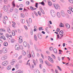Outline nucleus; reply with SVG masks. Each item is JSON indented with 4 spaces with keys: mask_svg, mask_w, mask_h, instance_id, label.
Segmentation results:
<instances>
[{
    "mask_svg": "<svg viewBox=\"0 0 73 73\" xmlns=\"http://www.w3.org/2000/svg\"><path fill=\"white\" fill-rule=\"evenodd\" d=\"M8 64V61H5L2 63L3 66H7Z\"/></svg>",
    "mask_w": 73,
    "mask_h": 73,
    "instance_id": "f257e3e1",
    "label": "nucleus"
},
{
    "mask_svg": "<svg viewBox=\"0 0 73 73\" xmlns=\"http://www.w3.org/2000/svg\"><path fill=\"white\" fill-rule=\"evenodd\" d=\"M23 37L21 36H19V42L20 44H21L23 42Z\"/></svg>",
    "mask_w": 73,
    "mask_h": 73,
    "instance_id": "f03ea898",
    "label": "nucleus"
},
{
    "mask_svg": "<svg viewBox=\"0 0 73 73\" xmlns=\"http://www.w3.org/2000/svg\"><path fill=\"white\" fill-rule=\"evenodd\" d=\"M48 59L51 63H54V61L53 60V59L50 57L49 56L48 57Z\"/></svg>",
    "mask_w": 73,
    "mask_h": 73,
    "instance_id": "7ed1b4c3",
    "label": "nucleus"
},
{
    "mask_svg": "<svg viewBox=\"0 0 73 73\" xmlns=\"http://www.w3.org/2000/svg\"><path fill=\"white\" fill-rule=\"evenodd\" d=\"M7 55H5L3 56L1 58V60H5L7 59Z\"/></svg>",
    "mask_w": 73,
    "mask_h": 73,
    "instance_id": "20e7f679",
    "label": "nucleus"
},
{
    "mask_svg": "<svg viewBox=\"0 0 73 73\" xmlns=\"http://www.w3.org/2000/svg\"><path fill=\"white\" fill-rule=\"evenodd\" d=\"M54 7L56 9H60V7L59 5H58V4H55L54 5Z\"/></svg>",
    "mask_w": 73,
    "mask_h": 73,
    "instance_id": "39448f33",
    "label": "nucleus"
},
{
    "mask_svg": "<svg viewBox=\"0 0 73 73\" xmlns=\"http://www.w3.org/2000/svg\"><path fill=\"white\" fill-rule=\"evenodd\" d=\"M15 48L16 50H20V46H19V45L18 44H16Z\"/></svg>",
    "mask_w": 73,
    "mask_h": 73,
    "instance_id": "423d86ee",
    "label": "nucleus"
},
{
    "mask_svg": "<svg viewBox=\"0 0 73 73\" xmlns=\"http://www.w3.org/2000/svg\"><path fill=\"white\" fill-rule=\"evenodd\" d=\"M2 50L3 52V53H6L7 52V48H6L4 47L3 48Z\"/></svg>",
    "mask_w": 73,
    "mask_h": 73,
    "instance_id": "0eeeda50",
    "label": "nucleus"
},
{
    "mask_svg": "<svg viewBox=\"0 0 73 73\" xmlns=\"http://www.w3.org/2000/svg\"><path fill=\"white\" fill-rule=\"evenodd\" d=\"M51 13L52 17H55V15H56V14H55V13L54 12V11H53V10L51 11Z\"/></svg>",
    "mask_w": 73,
    "mask_h": 73,
    "instance_id": "6e6552de",
    "label": "nucleus"
},
{
    "mask_svg": "<svg viewBox=\"0 0 73 73\" xmlns=\"http://www.w3.org/2000/svg\"><path fill=\"white\" fill-rule=\"evenodd\" d=\"M26 21L28 24H31V23H32V19H31V18H29L28 21H27V20Z\"/></svg>",
    "mask_w": 73,
    "mask_h": 73,
    "instance_id": "1a4fd4ad",
    "label": "nucleus"
},
{
    "mask_svg": "<svg viewBox=\"0 0 73 73\" xmlns=\"http://www.w3.org/2000/svg\"><path fill=\"white\" fill-rule=\"evenodd\" d=\"M12 23H13V24H12V27H14V28H16V23L13 21H12Z\"/></svg>",
    "mask_w": 73,
    "mask_h": 73,
    "instance_id": "9d476101",
    "label": "nucleus"
},
{
    "mask_svg": "<svg viewBox=\"0 0 73 73\" xmlns=\"http://www.w3.org/2000/svg\"><path fill=\"white\" fill-rule=\"evenodd\" d=\"M6 36L8 38H9L10 37H11V38H12V35H9L8 34H6Z\"/></svg>",
    "mask_w": 73,
    "mask_h": 73,
    "instance_id": "9b49d317",
    "label": "nucleus"
},
{
    "mask_svg": "<svg viewBox=\"0 0 73 73\" xmlns=\"http://www.w3.org/2000/svg\"><path fill=\"white\" fill-rule=\"evenodd\" d=\"M23 45L25 47H27V46H28V43H27L26 42H23Z\"/></svg>",
    "mask_w": 73,
    "mask_h": 73,
    "instance_id": "f8f14e48",
    "label": "nucleus"
},
{
    "mask_svg": "<svg viewBox=\"0 0 73 73\" xmlns=\"http://www.w3.org/2000/svg\"><path fill=\"white\" fill-rule=\"evenodd\" d=\"M8 7L6 6H5L4 7V10L5 12H7L8 11Z\"/></svg>",
    "mask_w": 73,
    "mask_h": 73,
    "instance_id": "ddd939ff",
    "label": "nucleus"
},
{
    "mask_svg": "<svg viewBox=\"0 0 73 73\" xmlns=\"http://www.w3.org/2000/svg\"><path fill=\"white\" fill-rule=\"evenodd\" d=\"M65 26L66 28L67 29H69V28H70V25L68 23L66 24L65 25Z\"/></svg>",
    "mask_w": 73,
    "mask_h": 73,
    "instance_id": "4468645a",
    "label": "nucleus"
},
{
    "mask_svg": "<svg viewBox=\"0 0 73 73\" xmlns=\"http://www.w3.org/2000/svg\"><path fill=\"white\" fill-rule=\"evenodd\" d=\"M27 56L28 58H30V57H31V54L30 52H27Z\"/></svg>",
    "mask_w": 73,
    "mask_h": 73,
    "instance_id": "2eb2a0df",
    "label": "nucleus"
},
{
    "mask_svg": "<svg viewBox=\"0 0 73 73\" xmlns=\"http://www.w3.org/2000/svg\"><path fill=\"white\" fill-rule=\"evenodd\" d=\"M34 72L35 73H40L39 70L37 69H35L34 70Z\"/></svg>",
    "mask_w": 73,
    "mask_h": 73,
    "instance_id": "dca6fc26",
    "label": "nucleus"
},
{
    "mask_svg": "<svg viewBox=\"0 0 73 73\" xmlns=\"http://www.w3.org/2000/svg\"><path fill=\"white\" fill-rule=\"evenodd\" d=\"M21 54L23 56H25L26 55V52L24 50L21 52Z\"/></svg>",
    "mask_w": 73,
    "mask_h": 73,
    "instance_id": "f3484780",
    "label": "nucleus"
},
{
    "mask_svg": "<svg viewBox=\"0 0 73 73\" xmlns=\"http://www.w3.org/2000/svg\"><path fill=\"white\" fill-rule=\"evenodd\" d=\"M61 15L63 17H64L65 16V13L64 12V11H62L61 12Z\"/></svg>",
    "mask_w": 73,
    "mask_h": 73,
    "instance_id": "a211bd4d",
    "label": "nucleus"
},
{
    "mask_svg": "<svg viewBox=\"0 0 73 73\" xmlns=\"http://www.w3.org/2000/svg\"><path fill=\"white\" fill-rule=\"evenodd\" d=\"M45 31L48 33H49V27H46L45 28Z\"/></svg>",
    "mask_w": 73,
    "mask_h": 73,
    "instance_id": "6ab92c4d",
    "label": "nucleus"
},
{
    "mask_svg": "<svg viewBox=\"0 0 73 73\" xmlns=\"http://www.w3.org/2000/svg\"><path fill=\"white\" fill-rule=\"evenodd\" d=\"M39 8L40 10V11H41V13H42V14H43V15H44V14H45V13H44V11H43V10H42V9L41 8H40V7Z\"/></svg>",
    "mask_w": 73,
    "mask_h": 73,
    "instance_id": "aec40b11",
    "label": "nucleus"
},
{
    "mask_svg": "<svg viewBox=\"0 0 73 73\" xmlns=\"http://www.w3.org/2000/svg\"><path fill=\"white\" fill-rule=\"evenodd\" d=\"M45 62L46 64V65H48V66H50L51 65V64H50V63H49V62H48L47 61H45Z\"/></svg>",
    "mask_w": 73,
    "mask_h": 73,
    "instance_id": "412c9836",
    "label": "nucleus"
},
{
    "mask_svg": "<svg viewBox=\"0 0 73 73\" xmlns=\"http://www.w3.org/2000/svg\"><path fill=\"white\" fill-rule=\"evenodd\" d=\"M7 31L9 33H11V30L9 27H8L7 29Z\"/></svg>",
    "mask_w": 73,
    "mask_h": 73,
    "instance_id": "4be33fe9",
    "label": "nucleus"
},
{
    "mask_svg": "<svg viewBox=\"0 0 73 73\" xmlns=\"http://www.w3.org/2000/svg\"><path fill=\"white\" fill-rule=\"evenodd\" d=\"M31 54L33 57H35V52H34V51H32Z\"/></svg>",
    "mask_w": 73,
    "mask_h": 73,
    "instance_id": "5701e85b",
    "label": "nucleus"
},
{
    "mask_svg": "<svg viewBox=\"0 0 73 73\" xmlns=\"http://www.w3.org/2000/svg\"><path fill=\"white\" fill-rule=\"evenodd\" d=\"M57 15L58 17H60L61 16V14H60V13L57 12Z\"/></svg>",
    "mask_w": 73,
    "mask_h": 73,
    "instance_id": "b1692460",
    "label": "nucleus"
},
{
    "mask_svg": "<svg viewBox=\"0 0 73 73\" xmlns=\"http://www.w3.org/2000/svg\"><path fill=\"white\" fill-rule=\"evenodd\" d=\"M11 69V66L10 65H9L7 67V69L8 70H10Z\"/></svg>",
    "mask_w": 73,
    "mask_h": 73,
    "instance_id": "393cba45",
    "label": "nucleus"
},
{
    "mask_svg": "<svg viewBox=\"0 0 73 73\" xmlns=\"http://www.w3.org/2000/svg\"><path fill=\"white\" fill-rule=\"evenodd\" d=\"M11 42L12 43H14V42H15V39H13V38H12L11 39Z\"/></svg>",
    "mask_w": 73,
    "mask_h": 73,
    "instance_id": "a878e982",
    "label": "nucleus"
},
{
    "mask_svg": "<svg viewBox=\"0 0 73 73\" xmlns=\"http://www.w3.org/2000/svg\"><path fill=\"white\" fill-rule=\"evenodd\" d=\"M21 22L22 23V24H24L25 23V20L23 19H22L21 20Z\"/></svg>",
    "mask_w": 73,
    "mask_h": 73,
    "instance_id": "bb28decb",
    "label": "nucleus"
},
{
    "mask_svg": "<svg viewBox=\"0 0 73 73\" xmlns=\"http://www.w3.org/2000/svg\"><path fill=\"white\" fill-rule=\"evenodd\" d=\"M12 35L13 36H15V31L14 30L12 31Z\"/></svg>",
    "mask_w": 73,
    "mask_h": 73,
    "instance_id": "cd10ccee",
    "label": "nucleus"
},
{
    "mask_svg": "<svg viewBox=\"0 0 73 73\" xmlns=\"http://www.w3.org/2000/svg\"><path fill=\"white\" fill-rule=\"evenodd\" d=\"M30 61V60H29L26 63L27 65H29V66H30V62H29Z\"/></svg>",
    "mask_w": 73,
    "mask_h": 73,
    "instance_id": "c85d7f7f",
    "label": "nucleus"
},
{
    "mask_svg": "<svg viewBox=\"0 0 73 73\" xmlns=\"http://www.w3.org/2000/svg\"><path fill=\"white\" fill-rule=\"evenodd\" d=\"M64 34V32L62 31H61L60 32L59 34L60 35H62Z\"/></svg>",
    "mask_w": 73,
    "mask_h": 73,
    "instance_id": "c756f323",
    "label": "nucleus"
},
{
    "mask_svg": "<svg viewBox=\"0 0 73 73\" xmlns=\"http://www.w3.org/2000/svg\"><path fill=\"white\" fill-rule=\"evenodd\" d=\"M4 46H8V43L7 42H5L4 43Z\"/></svg>",
    "mask_w": 73,
    "mask_h": 73,
    "instance_id": "7c9ffc66",
    "label": "nucleus"
},
{
    "mask_svg": "<svg viewBox=\"0 0 73 73\" xmlns=\"http://www.w3.org/2000/svg\"><path fill=\"white\" fill-rule=\"evenodd\" d=\"M55 54H57V49L56 48H54L53 50Z\"/></svg>",
    "mask_w": 73,
    "mask_h": 73,
    "instance_id": "2f4dec72",
    "label": "nucleus"
},
{
    "mask_svg": "<svg viewBox=\"0 0 73 73\" xmlns=\"http://www.w3.org/2000/svg\"><path fill=\"white\" fill-rule=\"evenodd\" d=\"M30 9L32 11H33V10H35V9H36V8L35 9L33 7L31 6L30 7Z\"/></svg>",
    "mask_w": 73,
    "mask_h": 73,
    "instance_id": "473e14b6",
    "label": "nucleus"
},
{
    "mask_svg": "<svg viewBox=\"0 0 73 73\" xmlns=\"http://www.w3.org/2000/svg\"><path fill=\"white\" fill-rule=\"evenodd\" d=\"M12 5L14 7H15V6H16L15 4V1H13L12 2Z\"/></svg>",
    "mask_w": 73,
    "mask_h": 73,
    "instance_id": "72a5a7b5",
    "label": "nucleus"
},
{
    "mask_svg": "<svg viewBox=\"0 0 73 73\" xmlns=\"http://www.w3.org/2000/svg\"><path fill=\"white\" fill-rule=\"evenodd\" d=\"M21 17H23L24 18V17H25V16L23 14V13H21L20 14Z\"/></svg>",
    "mask_w": 73,
    "mask_h": 73,
    "instance_id": "f704fd0d",
    "label": "nucleus"
},
{
    "mask_svg": "<svg viewBox=\"0 0 73 73\" xmlns=\"http://www.w3.org/2000/svg\"><path fill=\"white\" fill-rule=\"evenodd\" d=\"M16 62V60L13 59L12 60V62L11 63V64H12V63H14Z\"/></svg>",
    "mask_w": 73,
    "mask_h": 73,
    "instance_id": "c9c22d12",
    "label": "nucleus"
},
{
    "mask_svg": "<svg viewBox=\"0 0 73 73\" xmlns=\"http://www.w3.org/2000/svg\"><path fill=\"white\" fill-rule=\"evenodd\" d=\"M38 37V38H39L40 39H41V38H42V35L41 34L39 35Z\"/></svg>",
    "mask_w": 73,
    "mask_h": 73,
    "instance_id": "e433bc0d",
    "label": "nucleus"
},
{
    "mask_svg": "<svg viewBox=\"0 0 73 73\" xmlns=\"http://www.w3.org/2000/svg\"><path fill=\"white\" fill-rule=\"evenodd\" d=\"M48 4L49 5H52V4L51 1H49L48 2Z\"/></svg>",
    "mask_w": 73,
    "mask_h": 73,
    "instance_id": "4c0bfd02",
    "label": "nucleus"
},
{
    "mask_svg": "<svg viewBox=\"0 0 73 73\" xmlns=\"http://www.w3.org/2000/svg\"><path fill=\"white\" fill-rule=\"evenodd\" d=\"M29 43L31 45H33V42L31 40H29Z\"/></svg>",
    "mask_w": 73,
    "mask_h": 73,
    "instance_id": "58836bf2",
    "label": "nucleus"
},
{
    "mask_svg": "<svg viewBox=\"0 0 73 73\" xmlns=\"http://www.w3.org/2000/svg\"><path fill=\"white\" fill-rule=\"evenodd\" d=\"M34 39L36 40V41H37V38L36 35H34Z\"/></svg>",
    "mask_w": 73,
    "mask_h": 73,
    "instance_id": "ea45409f",
    "label": "nucleus"
},
{
    "mask_svg": "<svg viewBox=\"0 0 73 73\" xmlns=\"http://www.w3.org/2000/svg\"><path fill=\"white\" fill-rule=\"evenodd\" d=\"M68 1L72 4H73V0H68Z\"/></svg>",
    "mask_w": 73,
    "mask_h": 73,
    "instance_id": "a19ab883",
    "label": "nucleus"
},
{
    "mask_svg": "<svg viewBox=\"0 0 73 73\" xmlns=\"http://www.w3.org/2000/svg\"><path fill=\"white\" fill-rule=\"evenodd\" d=\"M33 62L34 64V65H36V61L34 59L33 60Z\"/></svg>",
    "mask_w": 73,
    "mask_h": 73,
    "instance_id": "79ce46f5",
    "label": "nucleus"
},
{
    "mask_svg": "<svg viewBox=\"0 0 73 73\" xmlns=\"http://www.w3.org/2000/svg\"><path fill=\"white\" fill-rule=\"evenodd\" d=\"M40 61L41 63H42V64H43V60L42 59H40Z\"/></svg>",
    "mask_w": 73,
    "mask_h": 73,
    "instance_id": "37998d69",
    "label": "nucleus"
},
{
    "mask_svg": "<svg viewBox=\"0 0 73 73\" xmlns=\"http://www.w3.org/2000/svg\"><path fill=\"white\" fill-rule=\"evenodd\" d=\"M39 4H41L42 5H45V3H44V1H42V2L41 3H39Z\"/></svg>",
    "mask_w": 73,
    "mask_h": 73,
    "instance_id": "c03bdc74",
    "label": "nucleus"
},
{
    "mask_svg": "<svg viewBox=\"0 0 73 73\" xmlns=\"http://www.w3.org/2000/svg\"><path fill=\"white\" fill-rule=\"evenodd\" d=\"M4 19L5 20H8V17L6 16L4 17Z\"/></svg>",
    "mask_w": 73,
    "mask_h": 73,
    "instance_id": "a18cd8bd",
    "label": "nucleus"
},
{
    "mask_svg": "<svg viewBox=\"0 0 73 73\" xmlns=\"http://www.w3.org/2000/svg\"><path fill=\"white\" fill-rule=\"evenodd\" d=\"M26 4L27 5H29V4H30V3L29 1H27L26 3Z\"/></svg>",
    "mask_w": 73,
    "mask_h": 73,
    "instance_id": "49530a36",
    "label": "nucleus"
},
{
    "mask_svg": "<svg viewBox=\"0 0 73 73\" xmlns=\"http://www.w3.org/2000/svg\"><path fill=\"white\" fill-rule=\"evenodd\" d=\"M57 67L58 68V69L59 70H60V71H61L62 70L61 68L60 67H59V66H57Z\"/></svg>",
    "mask_w": 73,
    "mask_h": 73,
    "instance_id": "de8ad7c7",
    "label": "nucleus"
},
{
    "mask_svg": "<svg viewBox=\"0 0 73 73\" xmlns=\"http://www.w3.org/2000/svg\"><path fill=\"white\" fill-rule=\"evenodd\" d=\"M60 27H63L64 25H63V24H62V23H61L60 24Z\"/></svg>",
    "mask_w": 73,
    "mask_h": 73,
    "instance_id": "09e8293b",
    "label": "nucleus"
},
{
    "mask_svg": "<svg viewBox=\"0 0 73 73\" xmlns=\"http://www.w3.org/2000/svg\"><path fill=\"white\" fill-rule=\"evenodd\" d=\"M24 27L25 30H28V27H27V26L24 25Z\"/></svg>",
    "mask_w": 73,
    "mask_h": 73,
    "instance_id": "8fccbe9b",
    "label": "nucleus"
},
{
    "mask_svg": "<svg viewBox=\"0 0 73 73\" xmlns=\"http://www.w3.org/2000/svg\"><path fill=\"white\" fill-rule=\"evenodd\" d=\"M52 57H53V58L54 59H55V58H56V57H55V56H54V54H52Z\"/></svg>",
    "mask_w": 73,
    "mask_h": 73,
    "instance_id": "3c124183",
    "label": "nucleus"
},
{
    "mask_svg": "<svg viewBox=\"0 0 73 73\" xmlns=\"http://www.w3.org/2000/svg\"><path fill=\"white\" fill-rule=\"evenodd\" d=\"M53 47H50V50H51V51H52L53 50Z\"/></svg>",
    "mask_w": 73,
    "mask_h": 73,
    "instance_id": "603ef678",
    "label": "nucleus"
},
{
    "mask_svg": "<svg viewBox=\"0 0 73 73\" xmlns=\"http://www.w3.org/2000/svg\"><path fill=\"white\" fill-rule=\"evenodd\" d=\"M67 12L69 14H71V11L70 10H68Z\"/></svg>",
    "mask_w": 73,
    "mask_h": 73,
    "instance_id": "864d4df0",
    "label": "nucleus"
},
{
    "mask_svg": "<svg viewBox=\"0 0 73 73\" xmlns=\"http://www.w3.org/2000/svg\"><path fill=\"white\" fill-rule=\"evenodd\" d=\"M38 13L39 16H41V12L39 11L38 12Z\"/></svg>",
    "mask_w": 73,
    "mask_h": 73,
    "instance_id": "5fc2aeb1",
    "label": "nucleus"
},
{
    "mask_svg": "<svg viewBox=\"0 0 73 73\" xmlns=\"http://www.w3.org/2000/svg\"><path fill=\"white\" fill-rule=\"evenodd\" d=\"M4 36H2L0 37V39H3L4 38Z\"/></svg>",
    "mask_w": 73,
    "mask_h": 73,
    "instance_id": "6e6d98bb",
    "label": "nucleus"
},
{
    "mask_svg": "<svg viewBox=\"0 0 73 73\" xmlns=\"http://www.w3.org/2000/svg\"><path fill=\"white\" fill-rule=\"evenodd\" d=\"M39 31H41V30H42V27H40V28H39Z\"/></svg>",
    "mask_w": 73,
    "mask_h": 73,
    "instance_id": "4d7b16f0",
    "label": "nucleus"
},
{
    "mask_svg": "<svg viewBox=\"0 0 73 73\" xmlns=\"http://www.w3.org/2000/svg\"><path fill=\"white\" fill-rule=\"evenodd\" d=\"M3 23H4V24H6V21H5V20H3Z\"/></svg>",
    "mask_w": 73,
    "mask_h": 73,
    "instance_id": "13d9d810",
    "label": "nucleus"
},
{
    "mask_svg": "<svg viewBox=\"0 0 73 73\" xmlns=\"http://www.w3.org/2000/svg\"><path fill=\"white\" fill-rule=\"evenodd\" d=\"M22 57H23V56L22 55H21L20 56V57L18 58V60H20V59H21V58H22Z\"/></svg>",
    "mask_w": 73,
    "mask_h": 73,
    "instance_id": "bf43d9fd",
    "label": "nucleus"
},
{
    "mask_svg": "<svg viewBox=\"0 0 73 73\" xmlns=\"http://www.w3.org/2000/svg\"><path fill=\"white\" fill-rule=\"evenodd\" d=\"M59 50V53H59V54H62L61 53V52H62V50Z\"/></svg>",
    "mask_w": 73,
    "mask_h": 73,
    "instance_id": "052dcab7",
    "label": "nucleus"
},
{
    "mask_svg": "<svg viewBox=\"0 0 73 73\" xmlns=\"http://www.w3.org/2000/svg\"><path fill=\"white\" fill-rule=\"evenodd\" d=\"M37 5H38V3H36L35 4V7H36V8H38Z\"/></svg>",
    "mask_w": 73,
    "mask_h": 73,
    "instance_id": "680f3d73",
    "label": "nucleus"
},
{
    "mask_svg": "<svg viewBox=\"0 0 73 73\" xmlns=\"http://www.w3.org/2000/svg\"><path fill=\"white\" fill-rule=\"evenodd\" d=\"M20 48L21 49H23V47L22 46H20Z\"/></svg>",
    "mask_w": 73,
    "mask_h": 73,
    "instance_id": "e2e57ef3",
    "label": "nucleus"
},
{
    "mask_svg": "<svg viewBox=\"0 0 73 73\" xmlns=\"http://www.w3.org/2000/svg\"><path fill=\"white\" fill-rule=\"evenodd\" d=\"M34 29H36V30H37V27H36V26H34Z\"/></svg>",
    "mask_w": 73,
    "mask_h": 73,
    "instance_id": "0e129e2a",
    "label": "nucleus"
},
{
    "mask_svg": "<svg viewBox=\"0 0 73 73\" xmlns=\"http://www.w3.org/2000/svg\"><path fill=\"white\" fill-rule=\"evenodd\" d=\"M14 56L15 57H17V56H18V54H15Z\"/></svg>",
    "mask_w": 73,
    "mask_h": 73,
    "instance_id": "69168bd1",
    "label": "nucleus"
},
{
    "mask_svg": "<svg viewBox=\"0 0 73 73\" xmlns=\"http://www.w3.org/2000/svg\"><path fill=\"white\" fill-rule=\"evenodd\" d=\"M60 31V29L57 28V29L56 30V32H59Z\"/></svg>",
    "mask_w": 73,
    "mask_h": 73,
    "instance_id": "338daca9",
    "label": "nucleus"
},
{
    "mask_svg": "<svg viewBox=\"0 0 73 73\" xmlns=\"http://www.w3.org/2000/svg\"><path fill=\"white\" fill-rule=\"evenodd\" d=\"M55 73H58V71H57V70H55Z\"/></svg>",
    "mask_w": 73,
    "mask_h": 73,
    "instance_id": "774afa93",
    "label": "nucleus"
}]
</instances>
